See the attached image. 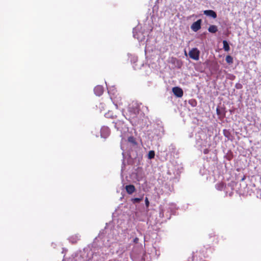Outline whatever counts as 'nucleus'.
<instances>
[{
  "label": "nucleus",
  "mask_w": 261,
  "mask_h": 261,
  "mask_svg": "<svg viewBox=\"0 0 261 261\" xmlns=\"http://www.w3.org/2000/svg\"><path fill=\"white\" fill-rule=\"evenodd\" d=\"M200 51L197 48H192L189 53V57L195 60H198Z\"/></svg>",
  "instance_id": "1"
},
{
  "label": "nucleus",
  "mask_w": 261,
  "mask_h": 261,
  "mask_svg": "<svg viewBox=\"0 0 261 261\" xmlns=\"http://www.w3.org/2000/svg\"><path fill=\"white\" fill-rule=\"evenodd\" d=\"M202 23L201 19H198L196 21L194 22L191 25V28L194 32H197L201 29V25Z\"/></svg>",
  "instance_id": "2"
},
{
  "label": "nucleus",
  "mask_w": 261,
  "mask_h": 261,
  "mask_svg": "<svg viewBox=\"0 0 261 261\" xmlns=\"http://www.w3.org/2000/svg\"><path fill=\"white\" fill-rule=\"evenodd\" d=\"M173 94L177 97H181L183 96L184 92L181 88L178 87H175L172 88Z\"/></svg>",
  "instance_id": "3"
},
{
  "label": "nucleus",
  "mask_w": 261,
  "mask_h": 261,
  "mask_svg": "<svg viewBox=\"0 0 261 261\" xmlns=\"http://www.w3.org/2000/svg\"><path fill=\"white\" fill-rule=\"evenodd\" d=\"M95 94L97 96H100L103 92V88L101 86L98 85L94 89Z\"/></svg>",
  "instance_id": "4"
},
{
  "label": "nucleus",
  "mask_w": 261,
  "mask_h": 261,
  "mask_svg": "<svg viewBox=\"0 0 261 261\" xmlns=\"http://www.w3.org/2000/svg\"><path fill=\"white\" fill-rule=\"evenodd\" d=\"M203 13L206 16H210L214 19L217 17L216 13L212 10H204Z\"/></svg>",
  "instance_id": "5"
},
{
  "label": "nucleus",
  "mask_w": 261,
  "mask_h": 261,
  "mask_svg": "<svg viewBox=\"0 0 261 261\" xmlns=\"http://www.w3.org/2000/svg\"><path fill=\"white\" fill-rule=\"evenodd\" d=\"M125 190L128 194H132L136 191V188L134 185H129L126 186Z\"/></svg>",
  "instance_id": "6"
},
{
  "label": "nucleus",
  "mask_w": 261,
  "mask_h": 261,
  "mask_svg": "<svg viewBox=\"0 0 261 261\" xmlns=\"http://www.w3.org/2000/svg\"><path fill=\"white\" fill-rule=\"evenodd\" d=\"M208 31L210 33H215L218 31V28L216 25H211L208 28Z\"/></svg>",
  "instance_id": "7"
},
{
  "label": "nucleus",
  "mask_w": 261,
  "mask_h": 261,
  "mask_svg": "<svg viewBox=\"0 0 261 261\" xmlns=\"http://www.w3.org/2000/svg\"><path fill=\"white\" fill-rule=\"evenodd\" d=\"M223 48L224 50L228 51L230 50L229 45L226 40L223 41Z\"/></svg>",
  "instance_id": "8"
},
{
  "label": "nucleus",
  "mask_w": 261,
  "mask_h": 261,
  "mask_svg": "<svg viewBox=\"0 0 261 261\" xmlns=\"http://www.w3.org/2000/svg\"><path fill=\"white\" fill-rule=\"evenodd\" d=\"M225 60L229 64H231L233 63V58L230 55H227L226 56Z\"/></svg>",
  "instance_id": "9"
},
{
  "label": "nucleus",
  "mask_w": 261,
  "mask_h": 261,
  "mask_svg": "<svg viewBox=\"0 0 261 261\" xmlns=\"http://www.w3.org/2000/svg\"><path fill=\"white\" fill-rule=\"evenodd\" d=\"M128 141L134 144V145H136L137 144V142H136V139L135 138L133 137V136H130L128 138Z\"/></svg>",
  "instance_id": "10"
},
{
  "label": "nucleus",
  "mask_w": 261,
  "mask_h": 261,
  "mask_svg": "<svg viewBox=\"0 0 261 261\" xmlns=\"http://www.w3.org/2000/svg\"><path fill=\"white\" fill-rule=\"evenodd\" d=\"M143 199V196H141V198H133L132 199V201L133 202V203H139L140 202V201H141Z\"/></svg>",
  "instance_id": "11"
},
{
  "label": "nucleus",
  "mask_w": 261,
  "mask_h": 261,
  "mask_svg": "<svg viewBox=\"0 0 261 261\" xmlns=\"http://www.w3.org/2000/svg\"><path fill=\"white\" fill-rule=\"evenodd\" d=\"M155 156V153L154 151L153 150H150L148 152V158L149 159H152L154 158Z\"/></svg>",
  "instance_id": "12"
},
{
  "label": "nucleus",
  "mask_w": 261,
  "mask_h": 261,
  "mask_svg": "<svg viewBox=\"0 0 261 261\" xmlns=\"http://www.w3.org/2000/svg\"><path fill=\"white\" fill-rule=\"evenodd\" d=\"M145 202L146 206L147 207H148L149 206V201L147 197L145 198Z\"/></svg>",
  "instance_id": "13"
},
{
  "label": "nucleus",
  "mask_w": 261,
  "mask_h": 261,
  "mask_svg": "<svg viewBox=\"0 0 261 261\" xmlns=\"http://www.w3.org/2000/svg\"><path fill=\"white\" fill-rule=\"evenodd\" d=\"M138 241H139V239H138V238H136L134 240V242L135 243H138Z\"/></svg>",
  "instance_id": "14"
},
{
  "label": "nucleus",
  "mask_w": 261,
  "mask_h": 261,
  "mask_svg": "<svg viewBox=\"0 0 261 261\" xmlns=\"http://www.w3.org/2000/svg\"><path fill=\"white\" fill-rule=\"evenodd\" d=\"M207 152H208V150L207 149H205L204 150V154H206Z\"/></svg>",
  "instance_id": "15"
}]
</instances>
